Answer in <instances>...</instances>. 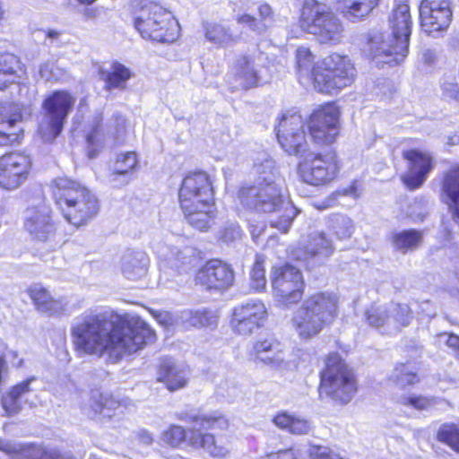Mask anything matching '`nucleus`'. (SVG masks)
I'll use <instances>...</instances> for the list:
<instances>
[{
    "label": "nucleus",
    "instance_id": "obj_7",
    "mask_svg": "<svg viewBox=\"0 0 459 459\" xmlns=\"http://www.w3.org/2000/svg\"><path fill=\"white\" fill-rule=\"evenodd\" d=\"M181 420L194 422L199 428L186 429L178 424H170L160 435L163 444L172 448H179L186 445L193 449H201L212 458H224L230 451L218 443L215 435L204 430L229 429L230 422L227 417L221 413L193 415L188 419L183 415L178 417Z\"/></svg>",
    "mask_w": 459,
    "mask_h": 459
},
{
    "label": "nucleus",
    "instance_id": "obj_28",
    "mask_svg": "<svg viewBox=\"0 0 459 459\" xmlns=\"http://www.w3.org/2000/svg\"><path fill=\"white\" fill-rule=\"evenodd\" d=\"M272 422L280 429L292 435H306L310 430V423L305 419L287 411H278Z\"/></svg>",
    "mask_w": 459,
    "mask_h": 459
},
{
    "label": "nucleus",
    "instance_id": "obj_44",
    "mask_svg": "<svg viewBox=\"0 0 459 459\" xmlns=\"http://www.w3.org/2000/svg\"><path fill=\"white\" fill-rule=\"evenodd\" d=\"M308 454L310 459H342L340 455L334 453L331 448L319 445H312Z\"/></svg>",
    "mask_w": 459,
    "mask_h": 459
},
{
    "label": "nucleus",
    "instance_id": "obj_18",
    "mask_svg": "<svg viewBox=\"0 0 459 459\" xmlns=\"http://www.w3.org/2000/svg\"><path fill=\"white\" fill-rule=\"evenodd\" d=\"M403 159L407 163V172L401 178L409 190L420 188L436 167V160L430 152L418 148H409L403 152Z\"/></svg>",
    "mask_w": 459,
    "mask_h": 459
},
{
    "label": "nucleus",
    "instance_id": "obj_59",
    "mask_svg": "<svg viewBox=\"0 0 459 459\" xmlns=\"http://www.w3.org/2000/svg\"><path fill=\"white\" fill-rule=\"evenodd\" d=\"M121 125L123 126L124 128L126 127V121L123 118H121Z\"/></svg>",
    "mask_w": 459,
    "mask_h": 459
},
{
    "label": "nucleus",
    "instance_id": "obj_57",
    "mask_svg": "<svg viewBox=\"0 0 459 459\" xmlns=\"http://www.w3.org/2000/svg\"><path fill=\"white\" fill-rule=\"evenodd\" d=\"M80 105L88 106L87 98H82L80 101Z\"/></svg>",
    "mask_w": 459,
    "mask_h": 459
},
{
    "label": "nucleus",
    "instance_id": "obj_26",
    "mask_svg": "<svg viewBox=\"0 0 459 459\" xmlns=\"http://www.w3.org/2000/svg\"><path fill=\"white\" fill-rule=\"evenodd\" d=\"M139 166V159L135 152L129 151L117 154L114 160V168L108 175L109 181L115 183L119 177H124V184H127Z\"/></svg>",
    "mask_w": 459,
    "mask_h": 459
},
{
    "label": "nucleus",
    "instance_id": "obj_37",
    "mask_svg": "<svg viewBox=\"0 0 459 459\" xmlns=\"http://www.w3.org/2000/svg\"><path fill=\"white\" fill-rule=\"evenodd\" d=\"M206 39L219 46L227 45L235 41V37L229 28L219 23H208L204 26Z\"/></svg>",
    "mask_w": 459,
    "mask_h": 459
},
{
    "label": "nucleus",
    "instance_id": "obj_27",
    "mask_svg": "<svg viewBox=\"0 0 459 459\" xmlns=\"http://www.w3.org/2000/svg\"><path fill=\"white\" fill-rule=\"evenodd\" d=\"M157 381L163 383L170 392L182 389L188 383L183 370L168 360H164L159 365Z\"/></svg>",
    "mask_w": 459,
    "mask_h": 459
},
{
    "label": "nucleus",
    "instance_id": "obj_2",
    "mask_svg": "<svg viewBox=\"0 0 459 459\" xmlns=\"http://www.w3.org/2000/svg\"><path fill=\"white\" fill-rule=\"evenodd\" d=\"M271 286L274 297L282 305L289 307L300 302L290 323L303 341L316 338L338 318V295L330 290H319L303 299L306 290L303 273L289 262L272 266Z\"/></svg>",
    "mask_w": 459,
    "mask_h": 459
},
{
    "label": "nucleus",
    "instance_id": "obj_45",
    "mask_svg": "<svg viewBox=\"0 0 459 459\" xmlns=\"http://www.w3.org/2000/svg\"><path fill=\"white\" fill-rule=\"evenodd\" d=\"M242 236L243 231L238 224L225 226L220 232V238L226 243L239 239Z\"/></svg>",
    "mask_w": 459,
    "mask_h": 459
},
{
    "label": "nucleus",
    "instance_id": "obj_8",
    "mask_svg": "<svg viewBox=\"0 0 459 459\" xmlns=\"http://www.w3.org/2000/svg\"><path fill=\"white\" fill-rule=\"evenodd\" d=\"M49 190L54 205L73 228L86 227L100 212L99 198L79 180L57 177L51 180Z\"/></svg>",
    "mask_w": 459,
    "mask_h": 459
},
{
    "label": "nucleus",
    "instance_id": "obj_52",
    "mask_svg": "<svg viewBox=\"0 0 459 459\" xmlns=\"http://www.w3.org/2000/svg\"><path fill=\"white\" fill-rule=\"evenodd\" d=\"M447 334L446 345L453 349L455 351L459 352V335L449 333Z\"/></svg>",
    "mask_w": 459,
    "mask_h": 459
},
{
    "label": "nucleus",
    "instance_id": "obj_35",
    "mask_svg": "<svg viewBox=\"0 0 459 459\" xmlns=\"http://www.w3.org/2000/svg\"><path fill=\"white\" fill-rule=\"evenodd\" d=\"M237 76L241 82L242 88L245 90L258 87L260 83V76L255 69L251 59L244 56L238 70Z\"/></svg>",
    "mask_w": 459,
    "mask_h": 459
},
{
    "label": "nucleus",
    "instance_id": "obj_33",
    "mask_svg": "<svg viewBox=\"0 0 459 459\" xmlns=\"http://www.w3.org/2000/svg\"><path fill=\"white\" fill-rule=\"evenodd\" d=\"M32 378H27L13 385L3 399V407L9 415L17 413L21 405L19 400L30 392V382Z\"/></svg>",
    "mask_w": 459,
    "mask_h": 459
},
{
    "label": "nucleus",
    "instance_id": "obj_50",
    "mask_svg": "<svg viewBox=\"0 0 459 459\" xmlns=\"http://www.w3.org/2000/svg\"><path fill=\"white\" fill-rule=\"evenodd\" d=\"M258 13L261 22H264L266 19L273 18V10L268 4H260L258 7Z\"/></svg>",
    "mask_w": 459,
    "mask_h": 459
},
{
    "label": "nucleus",
    "instance_id": "obj_17",
    "mask_svg": "<svg viewBox=\"0 0 459 459\" xmlns=\"http://www.w3.org/2000/svg\"><path fill=\"white\" fill-rule=\"evenodd\" d=\"M32 161L23 152H8L0 156V187L14 190L30 176Z\"/></svg>",
    "mask_w": 459,
    "mask_h": 459
},
{
    "label": "nucleus",
    "instance_id": "obj_43",
    "mask_svg": "<svg viewBox=\"0 0 459 459\" xmlns=\"http://www.w3.org/2000/svg\"><path fill=\"white\" fill-rule=\"evenodd\" d=\"M394 370L396 372L397 378L404 381L406 385H414L420 381V378L417 372L408 371L406 369L405 363H399L395 366Z\"/></svg>",
    "mask_w": 459,
    "mask_h": 459
},
{
    "label": "nucleus",
    "instance_id": "obj_42",
    "mask_svg": "<svg viewBox=\"0 0 459 459\" xmlns=\"http://www.w3.org/2000/svg\"><path fill=\"white\" fill-rule=\"evenodd\" d=\"M388 318V313L386 311H382L379 308H370L366 312L367 323L375 328L384 326Z\"/></svg>",
    "mask_w": 459,
    "mask_h": 459
},
{
    "label": "nucleus",
    "instance_id": "obj_34",
    "mask_svg": "<svg viewBox=\"0 0 459 459\" xmlns=\"http://www.w3.org/2000/svg\"><path fill=\"white\" fill-rule=\"evenodd\" d=\"M435 439L459 455V423H442L436 431Z\"/></svg>",
    "mask_w": 459,
    "mask_h": 459
},
{
    "label": "nucleus",
    "instance_id": "obj_4",
    "mask_svg": "<svg viewBox=\"0 0 459 459\" xmlns=\"http://www.w3.org/2000/svg\"><path fill=\"white\" fill-rule=\"evenodd\" d=\"M294 71L300 84L310 85L316 92L326 96L351 87L357 78L355 65L347 55L331 52L316 60V55L305 46L295 50Z\"/></svg>",
    "mask_w": 459,
    "mask_h": 459
},
{
    "label": "nucleus",
    "instance_id": "obj_47",
    "mask_svg": "<svg viewBox=\"0 0 459 459\" xmlns=\"http://www.w3.org/2000/svg\"><path fill=\"white\" fill-rule=\"evenodd\" d=\"M48 456V459H82V457H78L71 451H65L57 448L50 449Z\"/></svg>",
    "mask_w": 459,
    "mask_h": 459
},
{
    "label": "nucleus",
    "instance_id": "obj_22",
    "mask_svg": "<svg viewBox=\"0 0 459 459\" xmlns=\"http://www.w3.org/2000/svg\"><path fill=\"white\" fill-rule=\"evenodd\" d=\"M97 74L99 79L103 82L104 91L108 92L126 90L128 82L134 75L128 66L117 60L111 61L108 68H98Z\"/></svg>",
    "mask_w": 459,
    "mask_h": 459
},
{
    "label": "nucleus",
    "instance_id": "obj_19",
    "mask_svg": "<svg viewBox=\"0 0 459 459\" xmlns=\"http://www.w3.org/2000/svg\"><path fill=\"white\" fill-rule=\"evenodd\" d=\"M268 317V311L260 300L250 301L234 307L230 327L240 335H250L255 330L264 326Z\"/></svg>",
    "mask_w": 459,
    "mask_h": 459
},
{
    "label": "nucleus",
    "instance_id": "obj_6",
    "mask_svg": "<svg viewBox=\"0 0 459 459\" xmlns=\"http://www.w3.org/2000/svg\"><path fill=\"white\" fill-rule=\"evenodd\" d=\"M216 186L205 170L185 174L178 189V203L186 222L194 229L207 231L218 214Z\"/></svg>",
    "mask_w": 459,
    "mask_h": 459
},
{
    "label": "nucleus",
    "instance_id": "obj_3",
    "mask_svg": "<svg viewBox=\"0 0 459 459\" xmlns=\"http://www.w3.org/2000/svg\"><path fill=\"white\" fill-rule=\"evenodd\" d=\"M341 115L340 106L331 100L318 105L307 116V133L320 149L307 152L297 163V175L302 183L324 186L339 177L342 162L333 144L341 133Z\"/></svg>",
    "mask_w": 459,
    "mask_h": 459
},
{
    "label": "nucleus",
    "instance_id": "obj_51",
    "mask_svg": "<svg viewBox=\"0 0 459 459\" xmlns=\"http://www.w3.org/2000/svg\"><path fill=\"white\" fill-rule=\"evenodd\" d=\"M142 269V267L133 264L131 262H126L122 266V273L129 280H134V269Z\"/></svg>",
    "mask_w": 459,
    "mask_h": 459
},
{
    "label": "nucleus",
    "instance_id": "obj_39",
    "mask_svg": "<svg viewBox=\"0 0 459 459\" xmlns=\"http://www.w3.org/2000/svg\"><path fill=\"white\" fill-rule=\"evenodd\" d=\"M401 403L403 406L410 407L417 411H425L436 403V399L432 396L413 394L403 397Z\"/></svg>",
    "mask_w": 459,
    "mask_h": 459
},
{
    "label": "nucleus",
    "instance_id": "obj_56",
    "mask_svg": "<svg viewBox=\"0 0 459 459\" xmlns=\"http://www.w3.org/2000/svg\"><path fill=\"white\" fill-rule=\"evenodd\" d=\"M58 35L59 33L56 30H48L47 32V36L53 39L57 38Z\"/></svg>",
    "mask_w": 459,
    "mask_h": 459
},
{
    "label": "nucleus",
    "instance_id": "obj_58",
    "mask_svg": "<svg viewBox=\"0 0 459 459\" xmlns=\"http://www.w3.org/2000/svg\"><path fill=\"white\" fill-rule=\"evenodd\" d=\"M342 220H343L345 222H347L348 224H351V220H350V219H348V218H344V217H343V218H342Z\"/></svg>",
    "mask_w": 459,
    "mask_h": 459
},
{
    "label": "nucleus",
    "instance_id": "obj_23",
    "mask_svg": "<svg viewBox=\"0 0 459 459\" xmlns=\"http://www.w3.org/2000/svg\"><path fill=\"white\" fill-rule=\"evenodd\" d=\"M24 229L33 240L45 242L55 235L56 223L50 210L41 212L35 209L33 213L24 221Z\"/></svg>",
    "mask_w": 459,
    "mask_h": 459
},
{
    "label": "nucleus",
    "instance_id": "obj_49",
    "mask_svg": "<svg viewBox=\"0 0 459 459\" xmlns=\"http://www.w3.org/2000/svg\"><path fill=\"white\" fill-rule=\"evenodd\" d=\"M334 195H342V196H346V195L358 196L357 183L355 181H353L349 186L335 191Z\"/></svg>",
    "mask_w": 459,
    "mask_h": 459
},
{
    "label": "nucleus",
    "instance_id": "obj_13",
    "mask_svg": "<svg viewBox=\"0 0 459 459\" xmlns=\"http://www.w3.org/2000/svg\"><path fill=\"white\" fill-rule=\"evenodd\" d=\"M75 98L67 90H55L42 102L43 122L40 134L48 140H54L63 131L66 118L73 110Z\"/></svg>",
    "mask_w": 459,
    "mask_h": 459
},
{
    "label": "nucleus",
    "instance_id": "obj_21",
    "mask_svg": "<svg viewBox=\"0 0 459 459\" xmlns=\"http://www.w3.org/2000/svg\"><path fill=\"white\" fill-rule=\"evenodd\" d=\"M439 197L452 217L459 221V163L451 165L441 174Z\"/></svg>",
    "mask_w": 459,
    "mask_h": 459
},
{
    "label": "nucleus",
    "instance_id": "obj_32",
    "mask_svg": "<svg viewBox=\"0 0 459 459\" xmlns=\"http://www.w3.org/2000/svg\"><path fill=\"white\" fill-rule=\"evenodd\" d=\"M85 143L87 156L90 159H94L102 152L105 145V132L101 117L95 119L85 136Z\"/></svg>",
    "mask_w": 459,
    "mask_h": 459
},
{
    "label": "nucleus",
    "instance_id": "obj_12",
    "mask_svg": "<svg viewBox=\"0 0 459 459\" xmlns=\"http://www.w3.org/2000/svg\"><path fill=\"white\" fill-rule=\"evenodd\" d=\"M392 38L386 48L375 55L380 63L390 66L401 64L408 54L412 20L411 8L406 1L395 4L389 20Z\"/></svg>",
    "mask_w": 459,
    "mask_h": 459
},
{
    "label": "nucleus",
    "instance_id": "obj_55",
    "mask_svg": "<svg viewBox=\"0 0 459 459\" xmlns=\"http://www.w3.org/2000/svg\"><path fill=\"white\" fill-rule=\"evenodd\" d=\"M96 0H77V2L82 5H90L93 4Z\"/></svg>",
    "mask_w": 459,
    "mask_h": 459
},
{
    "label": "nucleus",
    "instance_id": "obj_11",
    "mask_svg": "<svg viewBox=\"0 0 459 459\" xmlns=\"http://www.w3.org/2000/svg\"><path fill=\"white\" fill-rule=\"evenodd\" d=\"M298 24L301 30L315 36L321 44L335 45L342 37L343 26L340 19L326 4L317 0H304Z\"/></svg>",
    "mask_w": 459,
    "mask_h": 459
},
{
    "label": "nucleus",
    "instance_id": "obj_10",
    "mask_svg": "<svg viewBox=\"0 0 459 459\" xmlns=\"http://www.w3.org/2000/svg\"><path fill=\"white\" fill-rule=\"evenodd\" d=\"M134 27L144 40L173 44L181 27L173 13L157 2L142 0L133 7Z\"/></svg>",
    "mask_w": 459,
    "mask_h": 459
},
{
    "label": "nucleus",
    "instance_id": "obj_48",
    "mask_svg": "<svg viewBox=\"0 0 459 459\" xmlns=\"http://www.w3.org/2000/svg\"><path fill=\"white\" fill-rule=\"evenodd\" d=\"M445 98L447 101L459 102V87L457 84H451L445 90Z\"/></svg>",
    "mask_w": 459,
    "mask_h": 459
},
{
    "label": "nucleus",
    "instance_id": "obj_60",
    "mask_svg": "<svg viewBox=\"0 0 459 459\" xmlns=\"http://www.w3.org/2000/svg\"><path fill=\"white\" fill-rule=\"evenodd\" d=\"M90 459H100V458H99L96 455H91Z\"/></svg>",
    "mask_w": 459,
    "mask_h": 459
},
{
    "label": "nucleus",
    "instance_id": "obj_20",
    "mask_svg": "<svg viewBox=\"0 0 459 459\" xmlns=\"http://www.w3.org/2000/svg\"><path fill=\"white\" fill-rule=\"evenodd\" d=\"M22 108L16 103H0V146L13 147L20 145L25 136L22 127Z\"/></svg>",
    "mask_w": 459,
    "mask_h": 459
},
{
    "label": "nucleus",
    "instance_id": "obj_36",
    "mask_svg": "<svg viewBox=\"0 0 459 459\" xmlns=\"http://www.w3.org/2000/svg\"><path fill=\"white\" fill-rule=\"evenodd\" d=\"M265 262L266 257L264 255H255V261L250 269V286L255 291H264L266 289Z\"/></svg>",
    "mask_w": 459,
    "mask_h": 459
},
{
    "label": "nucleus",
    "instance_id": "obj_9",
    "mask_svg": "<svg viewBox=\"0 0 459 459\" xmlns=\"http://www.w3.org/2000/svg\"><path fill=\"white\" fill-rule=\"evenodd\" d=\"M317 392L319 398H326L343 406L351 402L359 389L356 369L337 351L324 357L319 371Z\"/></svg>",
    "mask_w": 459,
    "mask_h": 459
},
{
    "label": "nucleus",
    "instance_id": "obj_46",
    "mask_svg": "<svg viewBox=\"0 0 459 459\" xmlns=\"http://www.w3.org/2000/svg\"><path fill=\"white\" fill-rule=\"evenodd\" d=\"M116 401L111 397L100 396L93 401L91 409L94 414H100L105 410H111L114 408Z\"/></svg>",
    "mask_w": 459,
    "mask_h": 459
},
{
    "label": "nucleus",
    "instance_id": "obj_41",
    "mask_svg": "<svg viewBox=\"0 0 459 459\" xmlns=\"http://www.w3.org/2000/svg\"><path fill=\"white\" fill-rule=\"evenodd\" d=\"M236 22L238 24L247 25L259 36L265 34L269 29V26L265 25L264 22H259L254 15L248 13L237 16Z\"/></svg>",
    "mask_w": 459,
    "mask_h": 459
},
{
    "label": "nucleus",
    "instance_id": "obj_25",
    "mask_svg": "<svg viewBox=\"0 0 459 459\" xmlns=\"http://www.w3.org/2000/svg\"><path fill=\"white\" fill-rule=\"evenodd\" d=\"M281 353V343L276 338L269 336L256 340L249 355L255 361H261L267 365H278L282 362Z\"/></svg>",
    "mask_w": 459,
    "mask_h": 459
},
{
    "label": "nucleus",
    "instance_id": "obj_14",
    "mask_svg": "<svg viewBox=\"0 0 459 459\" xmlns=\"http://www.w3.org/2000/svg\"><path fill=\"white\" fill-rule=\"evenodd\" d=\"M233 266L220 258H210L195 272L194 281L205 291L223 293L235 284Z\"/></svg>",
    "mask_w": 459,
    "mask_h": 459
},
{
    "label": "nucleus",
    "instance_id": "obj_1",
    "mask_svg": "<svg viewBox=\"0 0 459 459\" xmlns=\"http://www.w3.org/2000/svg\"><path fill=\"white\" fill-rule=\"evenodd\" d=\"M71 335L78 355L98 358L106 355L112 362L135 354L157 341L155 330L143 318L111 319L103 314L86 316L71 328Z\"/></svg>",
    "mask_w": 459,
    "mask_h": 459
},
{
    "label": "nucleus",
    "instance_id": "obj_5",
    "mask_svg": "<svg viewBox=\"0 0 459 459\" xmlns=\"http://www.w3.org/2000/svg\"><path fill=\"white\" fill-rule=\"evenodd\" d=\"M235 201L247 212L268 218L272 228L288 232L299 213L287 191L274 181L243 184Z\"/></svg>",
    "mask_w": 459,
    "mask_h": 459
},
{
    "label": "nucleus",
    "instance_id": "obj_31",
    "mask_svg": "<svg viewBox=\"0 0 459 459\" xmlns=\"http://www.w3.org/2000/svg\"><path fill=\"white\" fill-rule=\"evenodd\" d=\"M422 241V234L415 229L394 232L390 236V242L396 251L407 254L419 247Z\"/></svg>",
    "mask_w": 459,
    "mask_h": 459
},
{
    "label": "nucleus",
    "instance_id": "obj_54",
    "mask_svg": "<svg viewBox=\"0 0 459 459\" xmlns=\"http://www.w3.org/2000/svg\"><path fill=\"white\" fill-rule=\"evenodd\" d=\"M194 322L193 325H196L197 324L204 325L203 320H207L206 316L203 313H197L194 316Z\"/></svg>",
    "mask_w": 459,
    "mask_h": 459
},
{
    "label": "nucleus",
    "instance_id": "obj_38",
    "mask_svg": "<svg viewBox=\"0 0 459 459\" xmlns=\"http://www.w3.org/2000/svg\"><path fill=\"white\" fill-rule=\"evenodd\" d=\"M50 449L35 443L22 444L16 446L14 455L18 459H48Z\"/></svg>",
    "mask_w": 459,
    "mask_h": 459
},
{
    "label": "nucleus",
    "instance_id": "obj_29",
    "mask_svg": "<svg viewBox=\"0 0 459 459\" xmlns=\"http://www.w3.org/2000/svg\"><path fill=\"white\" fill-rule=\"evenodd\" d=\"M340 2L343 4L341 10L342 16L356 22L368 17L378 5L379 0H341Z\"/></svg>",
    "mask_w": 459,
    "mask_h": 459
},
{
    "label": "nucleus",
    "instance_id": "obj_15",
    "mask_svg": "<svg viewBox=\"0 0 459 459\" xmlns=\"http://www.w3.org/2000/svg\"><path fill=\"white\" fill-rule=\"evenodd\" d=\"M453 21L451 0H421L419 5L420 30L428 36H443Z\"/></svg>",
    "mask_w": 459,
    "mask_h": 459
},
{
    "label": "nucleus",
    "instance_id": "obj_30",
    "mask_svg": "<svg viewBox=\"0 0 459 459\" xmlns=\"http://www.w3.org/2000/svg\"><path fill=\"white\" fill-rule=\"evenodd\" d=\"M25 291L38 311L53 314L57 310V300L51 296L49 290L42 284L30 285Z\"/></svg>",
    "mask_w": 459,
    "mask_h": 459
},
{
    "label": "nucleus",
    "instance_id": "obj_16",
    "mask_svg": "<svg viewBox=\"0 0 459 459\" xmlns=\"http://www.w3.org/2000/svg\"><path fill=\"white\" fill-rule=\"evenodd\" d=\"M274 131L277 142L288 155L299 156L307 151V134L302 127V117L298 112L282 113Z\"/></svg>",
    "mask_w": 459,
    "mask_h": 459
},
{
    "label": "nucleus",
    "instance_id": "obj_40",
    "mask_svg": "<svg viewBox=\"0 0 459 459\" xmlns=\"http://www.w3.org/2000/svg\"><path fill=\"white\" fill-rule=\"evenodd\" d=\"M333 252V246L332 241L327 238L324 234H320L313 241V247L307 253L310 256H324L328 257Z\"/></svg>",
    "mask_w": 459,
    "mask_h": 459
},
{
    "label": "nucleus",
    "instance_id": "obj_24",
    "mask_svg": "<svg viewBox=\"0 0 459 459\" xmlns=\"http://www.w3.org/2000/svg\"><path fill=\"white\" fill-rule=\"evenodd\" d=\"M26 74V66L20 56L0 52V91L15 83Z\"/></svg>",
    "mask_w": 459,
    "mask_h": 459
},
{
    "label": "nucleus",
    "instance_id": "obj_53",
    "mask_svg": "<svg viewBox=\"0 0 459 459\" xmlns=\"http://www.w3.org/2000/svg\"><path fill=\"white\" fill-rule=\"evenodd\" d=\"M0 451L9 455H14V453L16 452V446L0 438Z\"/></svg>",
    "mask_w": 459,
    "mask_h": 459
}]
</instances>
